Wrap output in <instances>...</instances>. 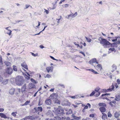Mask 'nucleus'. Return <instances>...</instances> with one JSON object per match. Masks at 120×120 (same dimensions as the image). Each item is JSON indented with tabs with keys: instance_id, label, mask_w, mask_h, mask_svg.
Wrapping results in <instances>:
<instances>
[{
	"instance_id": "f257e3e1",
	"label": "nucleus",
	"mask_w": 120,
	"mask_h": 120,
	"mask_svg": "<svg viewBox=\"0 0 120 120\" xmlns=\"http://www.w3.org/2000/svg\"><path fill=\"white\" fill-rule=\"evenodd\" d=\"M15 82L16 84L19 86H22L25 82L22 76H18L15 78Z\"/></svg>"
},
{
	"instance_id": "f03ea898",
	"label": "nucleus",
	"mask_w": 120,
	"mask_h": 120,
	"mask_svg": "<svg viewBox=\"0 0 120 120\" xmlns=\"http://www.w3.org/2000/svg\"><path fill=\"white\" fill-rule=\"evenodd\" d=\"M98 40L100 43L102 44L105 48L108 47L111 45V43L105 39L102 38H99Z\"/></svg>"
},
{
	"instance_id": "7ed1b4c3",
	"label": "nucleus",
	"mask_w": 120,
	"mask_h": 120,
	"mask_svg": "<svg viewBox=\"0 0 120 120\" xmlns=\"http://www.w3.org/2000/svg\"><path fill=\"white\" fill-rule=\"evenodd\" d=\"M54 110L55 113L58 116H60V114H64V110L60 106H59L58 108H54Z\"/></svg>"
},
{
	"instance_id": "20e7f679",
	"label": "nucleus",
	"mask_w": 120,
	"mask_h": 120,
	"mask_svg": "<svg viewBox=\"0 0 120 120\" xmlns=\"http://www.w3.org/2000/svg\"><path fill=\"white\" fill-rule=\"evenodd\" d=\"M95 63L97 64H98V63L97 61L96 60V59L95 58H94L92 59L89 62V64H92V65L94 66H95L94 64Z\"/></svg>"
},
{
	"instance_id": "39448f33",
	"label": "nucleus",
	"mask_w": 120,
	"mask_h": 120,
	"mask_svg": "<svg viewBox=\"0 0 120 120\" xmlns=\"http://www.w3.org/2000/svg\"><path fill=\"white\" fill-rule=\"evenodd\" d=\"M6 72L7 73L11 74L12 72V69L10 67H7L6 69Z\"/></svg>"
},
{
	"instance_id": "423d86ee",
	"label": "nucleus",
	"mask_w": 120,
	"mask_h": 120,
	"mask_svg": "<svg viewBox=\"0 0 120 120\" xmlns=\"http://www.w3.org/2000/svg\"><path fill=\"white\" fill-rule=\"evenodd\" d=\"M95 65H95V66H94L96 69L98 71H100L102 69V67L101 64H98L96 66Z\"/></svg>"
},
{
	"instance_id": "0eeeda50",
	"label": "nucleus",
	"mask_w": 120,
	"mask_h": 120,
	"mask_svg": "<svg viewBox=\"0 0 120 120\" xmlns=\"http://www.w3.org/2000/svg\"><path fill=\"white\" fill-rule=\"evenodd\" d=\"M58 97L57 94L55 93L53 94L50 95V97L51 99H57Z\"/></svg>"
},
{
	"instance_id": "6e6552de",
	"label": "nucleus",
	"mask_w": 120,
	"mask_h": 120,
	"mask_svg": "<svg viewBox=\"0 0 120 120\" xmlns=\"http://www.w3.org/2000/svg\"><path fill=\"white\" fill-rule=\"evenodd\" d=\"M77 15V12H76L74 14H73L72 13L71 14H70L68 15V19H69L71 17L72 18L73 17H74L76 16Z\"/></svg>"
},
{
	"instance_id": "1a4fd4ad",
	"label": "nucleus",
	"mask_w": 120,
	"mask_h": 120,
	"mask_svg": "<svg viewBox=\"0 0 120 120\" xmlns=\"http://www.w3.org/2000/svg\"><path fill=\"white\" fill-rule=\"evenodd\" d=\"M46 69L48 73L51 72L53 71V67L52 66L47 67L46 68Z\"/></svg>"
},
{
	"instance_id": "9d476101",
	"label": "nucleus",
	"mask_w": 120,
	"mask_h": 120,
	"mask_svg": "<svg viewBox=\"0 0 120 120\" xmlns=\"http://www.w3.org/2000/svg\"><path fill=\"white\" fill-rule=\"evenodd\" d=\"M45 103L47 105H50L51 103V101L50 99H47L45 101Z\"/></svg>"
},
{
	"instance_id": "9b49d317",
	"label": "nucleus",
	"mask_w": 120,
	"mask_h": 120,
	"mask_svg": "<svg viewBox=\"0 0 120 120\" xmlns=\"http://www.w3.org/2000/svg\"><path fill=\"white\" fill-rule=\"evenodd\" d=\"M114 88V86L113 85H112L109 88L107 89L106 91L107 92L108 91H112Z\"/></svg>"
},
{
	"instance_id": "f8f14e48",
	"label": "nucleus",
	"mask_w": 120,
	"mask_h": 120,
	"mask_svg": "<svg viewBox=\"0 0 120 120\" xmlns=\"http://www.w3.org/2000/svg\"><path fill=\"white\" fill-rule=\"evenodd\" d=\"M30 119L31 120H40V118L38 117H34L31 116V117Z\"/></svg>"
},
{
	"instance_id": "ddd939ff",
	"label": "nucleus",
	"mask_w": 120,
	"mask_h": 120,
	"mask_svg": "<svg viewBox=\"0 0 120 120\" xmlns=\"http://www.w3.org/2000/svg\"><path fill=\"white\" fill-rule=\"evenodd\" d=\"M15 91V89L12 88L9 90V92L10 94L13 95L14 94Z\"/></svg>"
},
{
	"instance_id": "4468645a",
	"label": "nucleus",
	"mask_w": 120,
	"mask_h": 120,
	"mask_svg": "<svg viewBox=\"0 0 120 120\" xmlns=\"http://www.w3.org/2000/svg\"><path fill=\"white\" fill-rule=\"evenodd\" d=\"M34 85L32 83H30L29 84V89H31L34 87Z\"/></svg>"
},
{
	"instance_id": "2eb2a0df",
	"label": "nucleus",
	"mask_w": 120,
	"mask_h": 120,
	"mask_svg": "<svg viewBox=\"0 0 120 120\" xmlns=\"http://www.w3.org/2000/svg\"><path fill=\"white\" fill-rule=\"evenodd\" d=\"M0 116L1 118L5 119L7 118H8L5 115L2 113H0Z\"/></svg>"
},
{
	"instance_id": "dca6fc26",
	"label": "nucleus",
	"mask_w": 120,
	"mask_h": 120,
	"mask_svg": "<svg viewBox=\"0 0 120 120\" xmlns=\"http://www.w3.org/2000/svg\"><path fill=\"white\" fill-rule=\"evenodd\" d=\"M99 109L101 112H105L106 111L105 108L104 107H101L99 108Z\"/></svg>"
},
{
	"instance_id": "f3484780",
	"label": "nucleus",
	"mask_w": 120,
	"mask_h": 120,
	"mask_svg": "<svg viewBox=\"0 0 120 120\" xmlns=\"http://www.w3.org/2000/svg\"><path fill=\"white\" fill-rule=\"evenodd\" d=\"M109 51L108 52L109 53H110L113 51H114L115 52L116 51V50L114 48H110L109 49Z\"/></svg>"
},
{
	"instance_id": "a211bd4d",
	"label": "nucleus",
	"mask_w": 120,
	"mask_h": 120,
	"mask_svg": "<svg viewBox=\"0 0 120 120\" xmlns=\"http://www.w3.org/2000/svg\"><path fill=\"white\" fill-rule=\"evenodd\" d=\"M26 89V84H24L23 86L21 89V90L22 92H24L25 91Z\"/></svg>"
},
{
	"instance_id": "6ab92c4d",
	"label": "nucleus",
	"mask_w": 120,
	"mask_h": 120,
	"mask_svg": "<svg viewBox=\"0 0 120 120\" xmlns=\"http://www.w3.org/2000/svg\"><path fill=\"white\" fill-rule=\"evenodd\" d=\"M115 100L117 101H120V95H116L115 96Z\"/></svg>"
},
{
	"instance_id": "aec40b11",
	"label": "nucleus",
	"mask_w": 120,
	"mask_h": 120,
	"mask_svg": "<svg viewBox=\"0 0 120 120\" xmlns=\"http://www.w3.org/2000/svg\"><path fill=\"white\" fill-rule=\"evenodd\" d=\"M34 109H35L36 112H37V111L38 110L40 112H41L42 111V108L41 107H39L37 108H34Z\"/></svg>"
},
{
	"instance_id": "412c9836",
	"label": "nucleus",
	"mask_w": 120,
	"mask_h": 120,
	"mask_svg": "<svg viewBox=\"0 0 120 120\" xmlns=\"http://www.w3.org/2000/svg\"><path fill=\"white\" fill-rule=\"evenodd\" d=\"M21 66L23 68H25L26 69H28V67L27 65L25 63H22L21 64Z\"/></svg>"
},
{
	"instance_id": "4be33fe9",
	"label": "nucleus",
	"mask_w": 120,
	"mask_h": 120,
	"mask_svg": "<svg viewBox=\"0 0 120 120\" xmlns=\"http://www.w3.org/2000/svg\"><path fill=\"white\" fill-rule=\"evenodd\" d=\"M4 63L7 66H10L11 65V63L8 61H5Z\"/></svg>"
},
{
	"instance_id": "5701e85b",
	"label": "nucleus",
	"mask_w": 120,
	"mask_h": 120,
	"mask_svg": "<svg viewBox=\"0 0 120 120\" xmlns=\"http://www.w3.org/2000/svg\"><path fill=\"white\" fill-rule=\"evenodd\" d=\"M112 70H111L112 72H113L116 69L117 67L116 66L115 64H113L112 66Z\"/></svg>"
},
{
	"instance_id": "b1692460",
	"label": "nucleus",
	"mask_w": 120,
	"mask_h": 120,
	"mask_svg": "<svg viewBox=\"0 0 120 120\" xmlns=\"http://www.w3.org/2000/svg\"><path fill=\"white\" fill-rule=\"evenodd\" d=\"M111 47H115L116 48L118 46L117 43H113L111 44Z\"/></svg>"
},
{
	"instance_id": "393cba45",
	"label": "nucleus",
	"mask_w": 120,
	"mask_h": 120,
	"mask_svg": "<svg viewBox=\"0 0 120 120\" xmlns=\"http://www.w3.org/2000/svg\"><path fill=\"white\" fill-rule=\"evenodd\" d=\"M120 115V114L119 112H116L114 114V116L116 118H118Z\"/></svg>"
},
{
	"instance_id": "a878e982",
	"label": "nucleus",
	"mask_w": 120,
	"mask_h": 120,
	"mask_svg": "<svg viewBox=\"0 0 120 120\" xmlns=\"http://www.w3.org/2000/svg\"><path fill=\"white\" fill-rule=\"evenodd\" d=\"M21 91V90L19 88L16 89L15 90V94H18L20 93Z\"/></svg>"
},
{
	"instance_id": "bb28decb",
	"label": "nucleus",
	"mask_w": 120,
	"mask_h": 120,
	"mask_svg": "<svg viewBox=\"0 0 120 120\" xmlns=\"http://www.w3.org/2000/svg\"><path fill=\"white\" fill-rule=\"evenodd\" d=\"M98 105L100 106L106 107V104L103 103H99Z\"/></svg>"
},
{
	"instance_id": "cd10ccee",
	"label": "nucleus",
	"mask_w": 120,
	"mask_h": 120,
	"mask_svg": "<svg viewBox=\"0 0 120 120\" xmlns=\"http://www.w3.org/2000/svg\"><path fill=\"white\" fill-rule=\"evenodd\" d=\"M79 96L78 95H76L75 96H70L69 97L72 99H75V98H79Z\"/></svg>"
},
{
	"instance_id": "c85d7f7f",
	"label": "nucleus",
	"mask_w": 120,
	"mask_h": 120,
	"mask_svg": "<svg viewBox=\"0 0 120 120\" xmlns=\"http://www.w3.org/2000/svg\"><path fill=\"white\" fill-rule=\"evenodd\" d=\"M62 120H71L70 118L69 117H62Z\"/></svg>"
},
{
	"instance_id": "c756f323",
	"label": "nucleus",
	"mask_w": 120,
	"mask_h": 120,
	"mask_svg": "<svg viewBox=\"0 0 120 120\" xmlns=\"http://www.w3.org/2000/svg\"><path fill=\"white\" fill-rule=\"evenodd\" d=\"M8 80L7 79H4L3 80L2 83L4 84H6L8 83Z\"/></svg>"
},
{
	"instance_id": "7c9ffc66",
	"label": "nucleus",
	"mask_w": 120,
	"mask_h": 120,
	"mask_svg": "<svg viewBox=\"0 0 120 120\" xmlns=\"http://www.w3.org/2000/svg\"><path fill=\"white\" fill-rule=\"evenodd\" d=\"M31 116H27L24 118H23L21 120H26L27 119H30L31 118Z\"/></svg>"
},
{
	"instance_id": "2f4dec72",
	"label": "nucleus",
	"mask_w": 120,
	"mask_h": 120,
	"mask_svg": "<svg viewBox=\"0 0 120 120\" xmlns=\"http://www.w3.org/2000/svg\"><path fill=\"white\" fill-rule=\"evenodd\" d=\"M86 70H89L90 71H91L92 72H93L94 73V74H98V73L96 71H95L93 69H86Z\"/></svg>"
},
{
	"instance_id": "473e14b6",
	"label": "nucleus",
	"mask_w": 120,
	"mask_h": 120,
	"mask_svg": "<svg viewBox=\"0 0 120 120\" xmlns=\"http://www.w3.org/2000/svg\"><path fill=\"white\" fill-rule=\"evenodd\" d=\"M57 86H61L63 88H65V86L64 84H58Z\"/></svg>"
},
{
	"instance_id": "72a5a7b5",
	"label": "nucleus",
	"mask_w": 120,
	"mask_h": 120,
	"mask_svg": "<svg viewBox=\"0 0 120 120\" xmlns=\"http://www.w3.org/2000/svg\"><path fill=\"white\" fill-rule=\"evenodd\" d=\"M55 103L59 104H60V102L57 99L55 100Z\"/></svg>"
},
{
	"instance_id": "f704fd0d",
	"label": "nucleus",
	"mask_w": 120,
	"mask_h": 120,
	"mask_svg": "<svg viewBox=\"0 0 120 120\" xmlns=\"http://www.w3.org/2000/svg\"><path fill=\"white\" fill-rule=\"evenodd\" d=\"M103 114L102 118L103 120H105V118L107 117V115L105 114Z\"/></svg>"
},
{
	"instance_id": "c9c22d12",
	"label": "nucleus",
	"mask_w": 120,
	"mask_h": 120,
	"mask_svg": "<svg viewBox=\"0 0 120 120\" xmlns=\"http://www.w3.org/2000/svg\"><path fill=\"white\" fill-rule=\"evenodd\" d=\"M17 112H13L11 113V115L12 116H13L15 117L16 116Z\"/></svg>"
},
{
	"instance_id": "e433bc0d",
	"label": "nucleus",
	"mask_w": 120,
	"mask_h": 120,
	"mask_svg": "<svg viewBox=\"0 0 120 120\" xmlns=\"http://www.w3.org/2000/svg\"><path fill=\"white\" fill-rule=\"evenodd\" d=\"M31 81L33 83H37V82L34 79H33L32 78L31 79Z\"/></svg>"
},
{
	"instance_id": "4c0bfd02",
	"label": "nucleus",
	"mask_w": 120,
	"mask_h": 120,
	"mask_svg": "<svg viewBox=\"0 0 120 120\" xmlns=\"http://www.w3.org/2000/svg\"><path fill=\"white\" fill-rule=\"evenodd\" d=\"M13 69L15 71H17V67L15 65H13Z\"/></svg>"
},
{
	"instance_id": "58836bf2",
	"label": "nucleus",
	"mask_w": 120,
	"mask_h": 120,
	"mask_svg": "<svg viewBox=\"0 0 120 120\" xmlns=\"http://www.w3.org/2000/svg\"><path fill=\"white\" fill-rule=\"evenodd\" d=\"M30 102L29 101H26L25 102V103L24 104H23L22 105V106H24V105H26L28 104H29L30 103Z\"/></svg>"
},
{
	"instance_id": "ea45409f",
	"label": "nucleus",
	"mask_w": 120,
	"mask_h": 120,
	"mask_svg": "<svg viewBox=\"0 0 120 120\" xmlns=\"http://www.w3.org/2000/svg\"><path fill=\"white\" fill-rule=\"evenodd\" d=\"M72 112V110L71 109H70L66 113V114H69L71 113Z\"/></svg>"
},
{
	"instance_id": "a19ab883",
	"label": "nucleus",
	"mask_w": 120,
	"mask_h": 120,
	"mask_svg": "<svg viewBox=\"0 0 120 120\" xmlns=\"http://www.w3.org/2000/svg\"><path fill=\"white\" fill-rule=\"evenodd\" d=\"M55 118H56V120H62V118H61L60 117L58 116H55Z\"/></svg>"
},
{
	"instance_id": "79ce46f5",
	"label": "nucleus",
	"mask_w": 120,
	"mask_h": 120,
	"mask_svg": "<svg viewBox=\"0 0 120 120\" xmlns=\"http://www.w3.org/2000/svg\"><path fill=\"white\" fill-rule=\"evenodd\" d=\"M47 115L52 114L51 111L50 110H49L47 112Z\"/></svg>"
},
{
	"instance_id": "37998d69",
	"label": "nucleus",
	"mask_w": 120,
	"mask_h": 120,
	"mask_svg": "<svg viewBox=\"0 0 120 120\" xmlns=\"http://www.w3.org/2000/svg\"><path fill=\"white\" fill-rule=\"evenodd\" d=\"M73 117L74 118V119H76V120H79L80 118V117H77L75 116H73Z\"/></svg>"
},
{
	"instance_id": "c03bdc74",
	"label": "nucleus",
	"mask_w": 120,
	"mask_h": 120,
	"mask_svg": "<svg viewBox=\"0 0 120 120\" xmlns=\"http://www.w3.org/2000/svg\"><path fill=\"white\" fill-rule=\"evenodd\" d=\"M2 59L1 56H0V63L1 64V65H3V63Z\"/></svg>"
},
{
	"instance_id": "a18cd8bd",
	"label": "nucleus",
	"mask_w": 120,
	"mask_h": 120,
	"mask_svg": "<svg viewBox=\"0 0 120 120\" xmlns=\"http://www.w3.org/2000/svg\"><path fill=\"white\" fill-rule=\"evenodd\" d=\"M86 38L87 41L88 42H90L91 41V40L89 38H87L86 37Z\"/></svg>"
},
{
	"instance_id": "49530a36",
	"label": "nucleus",
	"mask_w": 120,
	"mask_h": 120,
	"mask_svg": "<svg viewBox=\"0 0 120 120\" xmlns=\"http://www.w3.org/2000/svg\"><path fill=\"white\" fill-rule=\"evenodd\" d=\"M100 88H96L94 90V91L96 92H98Z\"/></svg>"
},
{
	"instance_id": "de8ad7c7",
	"label": "nucleus",
	"mask_w": 120,
	"mask_h": 120,
	"mask_svg": "<svg viewBox=\"0 0 120 120\" xmlns=\"http://www.w3.org/2000/svg\"><path fill=\"white\" fill-rule=\"evenodd\" d=\"M97 92V93L96 94V96L97 97H98L100 95V92Z\"/></svg>"
},
{
	"instance_id": "09e8293b",
	"label": "nucleus",
	"mask_w": 120,
	"mask_h": 120,
	"mask_svg": "<svg viewBox=\"0 0 120 120\" xmlns=\"http://www.w3.org/2000/svg\"><path fill=\"white\" fill-rule=\"evenodd\" d=\"M112 116L110 112H109L108 113V116L109 117H111Z\"/></svg>"
},
{
	"instance_id": "8fccbe9b",
	"label": "nucleus",
	"mask_w": 120,
	"mask_h": 120,
	"mask_svg": "<svg viewBox=\"0 0 120 120\" xmlns=\"http://www.w3.org/2000/svg\"><path fill=\"white\" fill-rule=\"evenodd\" d=\"M95 91H93L92 92V93L90 94V96H92L93 95H94L95 94Z\"/></svg>"
},
{
	"instance_id": "3c124183",
	"label": "nucleus",
	"mask_w": 120,
	"mask_h": 120,
	"mask_svg": "<svg viewBox=\"0 0 120 120\" xmlns=\"http://www.w3.org/2000/svg\"><path fill=\"white\" fill-rule=\"evenodd\" d=\"M59 19H56V20H58V21H57V23H58L59 22V20H60V19L61 18V16H59Z\"/></svg>"
},
{
	"instance_id": "603ef678",
	"label": "nucleus",
	"mask_w": 120,
	"mask_h": 120,
	"mask_svg": "<svg viewBox=\"0 0 120 120\" xmlns=\"http://www.w3.org/2000/svg\"><path fill=\"white\" fill-rule=\"evenodd\" d=\"M31 54L32 55L34 56H37L38 55V54H34V53H32V52H31Z\"/></svg>"
},
{
	"instance_id": "864d4df0",
	"label": "nucleus",
	"mask_w": 120,
	"mask_h": 120,
	"mask_svg": "<svg viewBox=\"0 0 120 120\" xmlns=\"http://www.w3.org/2000/svg\"><path fill=\"white\" fill-rule=\"evenodd\" d=\"M25 78L27 79H30V78L26 75L25 76Z\"/></svg>"
},
{
	"instance_id": "5fc2aeb1",
	"label": "nucleus",
	"mask_w": 120,
	"mask_h": 120,
	"mask_svg": "<svg viewBox=\"0 0 120 120\" xmlns=\"http://www.w3.org/2000/svg\"><path fill=\"white\" fill-rule=\"evenodd\" d=\"M45 77H47L48 78H49L50 77H51L50 75L49 74H47V75H46V76Z\"/></svg>"
},
{
	"instance_id": "6e6d98bb",
	"label": "nucleus",
	"mask_w": 120,
	"mask_h": 120,
	"mask_svg": "<svg viewBox=\"0 0 120 120\" xmlns=\"http://www.w3.org/2000/svg\"><path fill=\"white\" fill-rule=\"evenodd\" d=\"M9 31H10L9 33L7 32L6 33L8 34L9 35H10L11 34V32L12 31L10 30H9Z\"/></svg>"
},
{
	"instance_id": "4d7b16f0",
	"label": "nucleus",
	"mask_w": 120,
	"mask_h": 120,
	"mask_svg": "<svg viewBox=\"0 0 120 120\" xmlns=\"http://www.w3.org/2000/svg\"><path fill=\"white\" fill-rule=\"evenodd\" d=\"M44 10L45 11V12H46V14H48L49 13V11L48 10H46L45 9H44Z\"/></svg>"
},
{
	"instance_id": "13d9d810",
	"label": "nucleus",
	"mask_w": 120,
	"mask_h": 120,
	"mask_svg": "<svg viewBox=\"0 0 120 120\" xmlns=\"http://www.w3.org/2000/svg\"><path fill=\"white\" fill-rule=\"evenodd\" d=\"M117 82L118 84H120V80L119 79L117 80Z\"/></svg>"
},
{
	"instance_id": "bf43d9fd",
	"label": "nucleus",
	"mask_w": 120,
	"mask_h": 120,
	"mask_svg": "<svg viewBox=\"0 0 120 120\" xmlns=\"http://www.w3.org/2000/svg\"><path fill=\"white\" fill-rule=\"evenodd\" d=\"M4 109L2 108H0V112H3L4 111Z\"/></svg>"
},
{
	"instance_id": "052dcab7",
	"label": "nucleus",
	"mask_w": 120,
	"mask_h": 120,
	"mask_svg": "<svg viewBox=\"0 0 120 120\" xmlns=\"http://www.w3.org/2000/svg\"><path fill=\"white\" fill-rule=\"evenodd\" d=\"M89 116L90 117H94V116L93 114H90V115Z\"/></svg>"
},
{
	"instance_id": "680f3d73",
	"label": "nucleus",
	"mask_w": 120,
	"mask_h": 120,
	"mask_svg": "<svg viewBox=\"0 0 120 120\" xmlns=\"http://www.w3.org/2000/svg\"><path fill=\"white\" fill-rule=\"evenodd\" d=\"M50 57L52 59H53L54 60H57L55 59L53 57H52V56H50Z\"/></svg>"
},
{
	"instance_id": "e2e57ef3",
	"label": "nucleus",
	"mask_w": 120,
	"mask_h": 120,
	"mask_svg": "<svg viewBox=\"0 0 120 120\" xmlns=\"http://www.w3.org/2000/svg\"><path fill=\"white\" fill-rule=\"evenodd\" d=\"M110 94H103L102 95V96H105V95H107L108 96V95H109Z\"/></svg>"
},
{
	"instance_id": "0e129e2a",
	"label": "nucleus",
	"mask_w": 120,
	"mask_h": 120,
	"mask_svg": "<svg viewBox=\"0 0 120 120\" xmlns=\"http://www.w3.org/2000/svg\"><path fill=\"white\" fill-rule=\"evenodd\" d=\"M3 80V78L1 77V76L0 75V82H1Z\"/></svg>"
},
{
	"instance_id": "69168bd1",
	"label": "nucleus",
	"mask_w": 120,
	"mask_h": 120,
	"mask_svg": "<svg viewBox=\"0 0 120 120\" xmlns=\"http://www.w3.org/2000/svg\"><path fill=\"white\" fill-rule=\"evenodd\" d=\"M41 101H39V103H38L39 105H42V103H41Z\"/></svg>"
},
{
	"instance_id": "338daca9",
	"label": "nucleus",
	"mask_w": 120,
	"mask_h": 120,
	"mask_svg": "<svg viewBox=\"0 0 120 120\" xmlns=\"http://www.w3.org/2000/svg\"><path fill=\"white\" fill-rule=\"evenodd\" d=\"M88 108V106L87 105H86V106L84 108V109H87Z\"/></svg>"
},
{
	"instance_id": "774afa93",
	"label": "nucleus",
	"mask_w": 120,
	"mask_h": 120,
	"mask_svg": "<svg viewBox=\"0 0 120 120\" xmlns=\"http://www.w3.org/2000/svg\"><path fill=\"white\" fill-rule=\"evenodd\" d=\"M40 47L41 49H42L44 47V46H43V45H40Z\"/></svg>"
}]
</instances>
